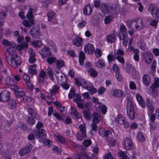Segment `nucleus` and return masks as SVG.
Listing matches in <instances>:
<instances>
[{
    "label": "nucleus",
    "mask_w": 159,
    "mask_h": 159,
    "mask_svg": "<svg viewBox=\"0 0 159 159\" xmlns=\"http://www.w3.org/2000/svg\"><path fill=\"white\" fill-rule=\"evenodd\" d=\"M75 81L77 86H82L90 92L91 94L97 92V89L93 87V84L89 82H86L84 80H79L77 78L75 79Z\"/></svg>",
    "instance_id": "1"
},
{
    "label": "nucleus",
    "mask_w": 159,
    "mask_h": 159,
    "mask_svg": "<svg viewBox=\"0 0 159 159\" xmlns=\"http://www.w3.org/2000/svg\"><path fill=\"white\" fill-rule=\"evenodd\" d=\"M126 99L127 103L126 107L127 115L130 120H133L134 118V112L132 101L129 97H127Z\"/></svg>",
    "instance_id": "2"
},
{
    "label": "nucleus",
    "mask_w": 159,
    "mask_h": 159,
    "mask_svg": "<svg viewBox=\"0 0 159 159\" xmlns=\"http://www.w3.org/2000/svg\"><path fill=\"white\" fill-rule=\"evenodd\" d=\"M6 59L8 64L14 68L19 66L21 62L20 59L17 55H14L13 56H10Z\"/></svg>",
    "instance_id": "3"
},
{
    "label": "nucleus",
    "mask_w": 159,
    "mask_h": 159,
    "mask_svg": "<svg viewBox=\"0 0 159 159\" xmlns=\"http://www.w3.org/2000/svg\"><path fill=\"white\" fill-rule=\"evenodd\" d=\"M80 132L76 135V137L79 141H81L86 138V129L85 124H81L79 126Z\"/></svg>",
    "instance_id": "4"
},
{
    "label": "nucleus",
    "mask_w": 159,
    "mask_h": 159,
    "mask_svg": "<svg viewBox=\"0 0 159 159\" xmlns=\"http://www.w3.org/2000/svg\"><path fill=\"white\" fill-rule=\"evenodd\" d=\"M148 9L153 17H158L159 16L158 7L157 5L151 3L149 5Z\"/></svg>",
    "instance_id": "5"
},
{
    "label": "nucleus",
    "mask_w": 159,
    "mask_h": 159,
    "mask_svg": "<svg viewBox=\"0 0 159 159\" xmlns=\"http://www.w3.org/2000/svg\"><path fill=\"white\" fill-rule=\"evenodd\" d=\"M146 101L147 107L148 108V114L152 115L153 114L155 109L153 101L150 100L149 98H147Z\"/></svg>",
    "instance_id": "6"
},
{
    "label": "nucleus",
    "mask_w": 159,
    "mask_h": 159,
    "mask_svg": "<svg viewBox=\"0 0 159 159\" xmlns=\"http://www.w3.org/2000/svg\"><path fill=\"white\" fill-rule=\"evenodd\" d=\"M122 145L123 148L127 150L131 149L133 147L132 140L129 138H126L124 139Z\"/></svg>",
    "instance_id": "7"
},
{
    "label": "nucleus",
    "mask_w": 159,
    "mask_h": 159,
    "mask_svg": "<svg viewBox=\"0 0 159 159\" xmlns=\"http://www.w3.org/2000/svg\"><path fill=\"white\" fill-rule=\"evenodd\" d=\"M10 93L7 90H4L0 93V101L6 102L9 99Z\"/></svg>",
    "instance_id": "8"
},
{
    "label": "nucleus",
    "mask_w": 159,
    "mask_h": 159,
    "mask_svg": "<svg viewBox=\"0 0 159 159\" xmlns=\"http://www.w3.org/2000/svg\"><path fill=\"white\" fill-rule=\"evenodd\" d=\"M41 56L43 59L47 57L51 56V52L50 50V48L48 47H45L43 48L40 51H39Z\"/></svg>",
    "instance_id": "9"
},
{
    "label": "nucleus",
    "mask_w": 159,
    "mask_h": 159,
    "mask_svg": "<svg viewBox=\"0 0 159 159\" xmlns=\"http://www.w3.org/2000/svg\"><path fill=\"white\" fill-rule=\"evenodd\" d=\"M99 134L102 137H106L108 140L111 138V132L108 130H107L104 128H100L99 129Z\"/></svg>",
    "instance_id": "10"
},
{
    "label": "nucleus",
    "mask_w": 159,
    "mask_h": 159,
    "mask_svg": "<svg viewBox=\"0 0 159 159\" xmlns=\"http://www.w3.org/2000/svg\"><path fill=\"white\" fill-rule=\"evenodd\" d=\"M32 146L31 144L27 145L24 148L21 149L19 152V154L20 156H24L29 153L32 149Z\"/></svg>",
    "instance_id": "11"
},
{
    "label": "nucleus",
    "mask_w": 159,
    "mask_h": 159,
    "mask_svg": "<svg viewBox=\"0 0 159 159\" xmlns=\"http://www.w3.org/2000/svg\"><path fill=\"white\" fill-rule=\"evenodd\" d=\"M116 31L115 30H113L111 33L107 37V41L110 43H114L116 39Z\"/></svg>",
    "instance_id": "12"
},
{
    "label": "nucleus",
    "mask_w": 159,
    "mask_h": 159,
    "mask_svg": "<svg viewBox=\"0 0 159 159\" xmlns=\"http://www.w3.org/2000/svg\"><path fill=\"white\" fill-rule=\"evenodd\" d=\"M15 46V45L11 46L8 49H7V53L6 55V58L10 56H13L14 55H17L16 52Z\"/></svg>",
    "instance_id": "13"
},
{
    "label": "nucleus",
    "mask_w": 159,
    "mask_h": 159,
    "mask_svg": "<svg viewBox=\"0 0 159 159\" xmlns=\"http://www.w3.org/2000/svg\"><path fill=\"white\" fill-rule=\"evenodd\" d=\"M94 48L93 45L90 43H87L84 47L85 52H88L89 54H92L94 52Z\"/></svg>",
    "instance_id": "14"
},
{
    "label": "nucleus",
    "mask_w": 159,
    "mask_h": 159,
    "mask_svg": "<svg viewBox=\"0 0 159 159\" xmlns=\"http://www.w3.org/2000/svg\"><path fill=\"white\" fill-rule=\"evenodd\" d=\"M134 21L136 22L135 28L136 30H140L144 27L143 21L141 19H137L134 20Z\"/></svg>",
    "instance_id": "15"
},
{
    "label": "nucleus",
    "mask_w": 159,
    "mask_h": 159,
    "mask_svg": "<svg viewBox=\"0 0 159 159\" xmlns=\"http://www.w3.org/2000/svg\"><path fill=\"white\" fill-rule=\"evenodd\" d=\"M136 97L140 106L142 108H144L145 106V104L142 96L139 93H137L136 94Z\"/></svg>",
    "instance_id": "16"
},
{
    "label": "nucleus",
    "mask_w": 159,
    "mask_h": 159,
    "mask_svg": "<svg viewBox=\"0 0 159 159\" xmlns=\"http://www.w3.org/2000/svg\"><path fill=\"white\" fill-rule=\"evenodd\" d=\"M93 7H92L90 4H88L85 6L83 10L84 14L86 15H89L91 14L93 12Z\"/></svg>",
    "instance_id": "17"
},
{
    "label": "nucleus",
    "mask_w": 159,
    "mask_h": 159,
    "mask_svg": "<svg viewBox=\"0 0 159 159\" xmlns=\"http://www.w3.org/2000/svg\"><path fill=\"white\" fill-rule=\"evenodd\" d=\"M56 76L57 77V80L59 84H61L66 81V77L64 76H63L61 74L57 73Z\"/></svg>",
    "instance_id": "18"
},
{
    "label": "nucleus",
    "mask_w": 159,
    "mask_h": 159,
    "mask_svg": "<svg viewBox=\"0 0 159 159\" xmlns=\"http://www.w3.org/2000/svg\"><path fill=\"white\" fill-rule=\"evenodd\" d=\"M142 80L143 83L146 86H148L150 84L151 78L150 76L148 74H145L143 77Z\"/></svg>",
    "instance_id": "19"
},
{
    "label": "nucleus",
    "mask_w": 159,
    "mask_h": 159,
    "mask_svg": "<svg viewBox=\"0 0 159 159\" xmlns=\"http://www.w3.org/2000/svg\"><path fill=\"white\" fill-rule=\"evenodd\" d=\"M113 95L115 97L120 98L123 95V92L120 89H115L113 90Z\"/></svg>",
    "instance_id": "20"
},
{
    "label": "nucleus",
    "mask_w": 159,
    "mask_h": 159,
    "mask_svg": "<svg viewBox=\"0 0 159 159\" xmlns=\"http://www.w3.org/2000/svg\"><path fill=\"white\" fill-rule=\"evenodd\" d=\"M73 43L74 44L77 46H80L83 43L82 39L80 37H77L73 39Z\"/></svg>",
    "instance_id": "21"
},
{
    "label": "nucleus",
    "mask_w": 159,
    "mask_h": 159,
    "mask_svg": "<svg viewBox=\"0 0 159 159\" xmlns=\"http://www.w3.org/2000/svg\"><path fill=\"white\" fill-rule=\"evenodd\" d=\"M31 35L33 38L36 39H38L40 36V33L39 30L33 29L30 31Z\"/></svg>",
    "instance_id": "22"
},
{
    "label": "nucleus",
    "mask_w": 159,
    "mask_h": 159,
    "mask_svg": "<svg viewBox=\"0 0 159 159\" xmlns=\"http://www.w3.org/2000/svg\"><path fill=\"white\" fill-rule=\"evenodd\" d=\"M28 72L29 74L32 75L36 74L37 72L36 70V65L34 64L30 66L29 68Z\"/></svg>",
    "instance_id": "23"
},
{
    "label": "nucleus",
    "mask_w": 159,
    "mask_h": 159,
    "mask_svg": "<svg viewBox=\"0 0 159 159\" xmlns=\"http://www.w3.org/2000/svg\"><path fill=\"white\" fill-rule=\"evenodd\" d=\"M115 121L120 125L123 124L125 121V118L121 114L118 115Z\"/></svg>",
    "instance_id": "24"
},
{
    "label": "nucleus",
    "mask_w": 159,
    "mask_h": 159,
    "mask_svg": "<svg viewBox=\"0 0 159 159\" xmlns=\"http://www.w3.org/2000/svg\"><path fill=\"white\" fill-rule=\"evenodd\" d=\"M79 61L80 65L82 66L84 64V61L85 59V55L83 52L81 51L79 53Z\"/></svg>",
    "instance_id": "25"
},
{
    "label": "nucleus",
    "mask_w": 159,
    "mask_h": 159,
    "mask_svg": "<svg viewBox=\"0 0 159 159\" xmlns=\"http://www.w3.org/2000/svg\"><path fill=\"white\" fill-rule=\"evenodd\" d=\"M28 44L27 43L24 42L23 43H21L20 45H17L16 47V49L18 50L23 49L26 50L28 47Z\"/></svg>",
    "instance_id": "26"
},
{
    "label": "nucleus",
    "mask_w": 159,
    "mask_h": 159,
    "mask_svg": "<svg viewBox=\"0 0 159 159\" xmlns=\"http://www.w3.org/2000/svg\"><path fill=\"white\" fill-rule=\"evenodd\" d=\"M93 121L94 123H98L100 121V117L98 113L94 112L93 114Z\"/></svg>",
    "instance_id": "27"
},
{
    "label": "nucleus",
    "mask_w": 159,
    "mask_h": 159,
    "mask_svg": "<svg viewBox=\"0 0 159 159\" xmlns=\"http://www.w3.org/2000/svg\"><path fill=\"white\" fill-rule=\"evenodd\" d=\"M36 135L38 137L44 136L46 134V132L43 129H36L34 131Z\"/></svg>",
    "instance_id": "28"
},
{
    "label": "nucleus",
    "mask_w": 159,
    "mask_h": 159,
    "mask_svg": "<svg viewBox=\"0 0 159 159\" xmlns=\"http://www.w3.org/2000/svg\"><path fill=\"white\" fill-rule=\"evenodd\" d=\"M16 106V103L15 100L11 99L9 102L8 107L11 109H15Z\"/></svg>",
    "instance_id": "29"
},
{
    "label": "nucleus",
    "mask_w": 159,
    "mask_h": 159,
    "mask_svg": "<svg viewBox=\"0 0 159 159\" xmlns=\"http://www.w3.org/2000/svg\"><path fill=\"white\" fill-rule=\"evenodd\" d=\"M153 58V56L151 52H148L146 53L145 57V62L147 64H150Z\"/></svg>",
    "instance_id": "30"
},
{
    "label": "nucleus",
    "mask_w": 159,
    "mask_h": 159,
    "mask_svg": "<svg viewBox=\"0 0 159 159\" xmlns=\"http://www.w3.org/2000/svg\"><path fill=\"white\" fill-rule=\"evenodd\" d=\"M120 30L122 36H124L125 35H128L126 29L125 25L122 24H120Z\"/></svg>",
    "instance_id": "31"
},
{
    "label": "nucleus",
    "mask_w": 159,
    "mask_h": 159,
    "mask_svg": "<svg viewBox=\"0 0 159 159\" xmlns=\"http://www.w3.org/2000/svg\"><path fill=\"white\" fill-rule=\"evenodd\" d=\"M59 89L57 85H54L52 87V89L49 90V92L51 94L54 95L58 92Z\"/></svg>",
    "instance_id": "32"
},
{
    "label": "nucleus",
    "mask_w": 159,
    "mask_h": 159,
    "mask_svg": "<svg viewBox=\"0 0 159 159\" xmlns=\"http://www.w3.org/2000/svg\"><path fill=\"white\" fill-rule=\"evenodd\" d=\"M34 23V20L33 19H30L29 20H25L23 21V25L27 27H30Z\"/></svg>",
    "instance_id": "33"
},
{
    "label": "nucleus",
    "mask_w": 159,
    "mask_h": 159,
    "mask_svg": "<svg viewBox=\"0 0 159 159\" xmlns=\"http://www.w3.org/2000/svg\"><path fill=\"white\" fill-rule=\"evenodd\" d=\"M7 70V66L5 63L2 62L1 59L0 58V70L2 72H6Z\"/></svg>",
    "instance_id": "34"
},
{
    "label": "nucleus",
    "mask_w": 159,
    "mask_h": 159,
    "mask_svg": "<svg viewBox=\"0 0 159 159\" xmlns=\"http://www.w3.org/2000/svg\"><path fill=\"white\" fill-rule=\"evenodd\" d=\"M2 44L5 47L15 45V43L13 42H10L6 39H3L2 40Z\"/></svg>",
    "instance_id": "35"
},
{
    "label": "nucleus",
    "mask_w": 159,
    "mask_h": 159,
    "mask_svg": "<svg viewBox=\"0 0 159 159\" xmlns=\"http://www.w3.org/2000/svg\"><path fill=\"white\" fill-rule=\"evenodd\" d=\"M88 71L89 74L93 77H95L97 75V72L93 68H89Z\"/></svg>",
    "instance_id": "36"
},
{
    "label": "nucleus",
    "mask_w": 159,
    "mask_h": 159,
    "mask_svg": "<svg viewBox=\"0 0 159 159\" xmlns=\"http://www.w3.org/2000/svg\"><path fill=\"white\" fill-rule=\"evenodd\" d=\"M70 114L71 115H74L76 118L80 117V114L77 111L76 109L73 107H71Z\"/></svg>",
    "instance_id": "37"
},
{
    "label": "nucleus",
    "mask_w": 159,
    "mask_h": 159,
    "mask_svg": "<svg viewBox=\"0 0 159 159\" xmlns=\"http://www.w3.org/2000/svg\"><path fill=\"white\" fill-rule=\"evenodd\" d=\"M98 68H101L105 66L104 61L102 59H100L96 63Z\"/></svg>",
    "instance_id": "38"
},
{
    "label": "nucleus",
    "mask_w": 159,
    "mask_h": 159,
    "mask_svg": "<svg viewBox=\"0 0 159 159\" xmlns=\"http://www.w3.org/2000/svg\"><path fill=\"white\" fill-rule=\"evenodd\" d=\"M32 45L36 48H40L42 45V43L40 40L34 41L31 42Z\"/></svg>",
    "instance_id": "39"
},
{
    "label": "nucleus",
    "mask_w": 159,
    "mask_h": 159,
    "mask_svg": "<svg viewBox=\"0 0 159 159\" xmlns=\"http://www.w3.org/2000/svg\"><path fill=\"white\" fill-rule=\"evenodd\" d=\"M138 46L140 49L142 50H144L146 48V45L143 41L142 40H140L138 43Z\"/></svg>",
    "instance_id": "40"
},
{
    "label": "nucleus",
    "mask_w": 159,
    "mask_h": 159,
    "mask_svg": "<svg viewBox=\"0 0 159 159\" xmlns=\"http://www.w3.org/2000/svg\"><path fill=\"white\" fill-rule=\"evenodd\" d=\"M159 87V79L156 78L155 79L154 82L152 84L151 88H156L157 89Z\"/></svg>",
    "instance_id": "41"
},
{
    "label": "nucleus",
    "mask_w": 159,
    "mask_h": 159,
    "mask_svg": "<svg viewBox=\"0 0 159 159\" xmlns=\"http://www.w3.org/2000/svg\"><path fill=\"white\" fill-rule=\"evenodd\" d=\"M150 89L151 90V92H150V95L154 98H156L157 95L158 91L157 89L156 88H151Z\"/></svg>",
    "instance_id": "42"
},
{
    "label": "nucleus",
    "mask_w": 159,
    "mask_h": 159,
    "mask_svg": "<svg viewBox=\"0 0 159 159\" xmlns=\"http://www.w3.org/2000/svg\"><path fill=\"white\" fill-rule=\"evenodd\" d=\"M46 61L49 64L51 65L53 63L56 61V59L53 57H47Z\"/></svg>",
    "instance_id": "43"
},
{
    "label": "nucleus",
    "mask_w": 159,
    "mask_h": 159,
    "mask_svg": "<svg viewBox=\"0 0 159 159\" xmlns=\"http://www.w3.org/2000/svg\"><path fill=\"white\" fill-rule=\"evenodd\" d=\"M101 10L103 13H106L109 12L107 6L105 4H102L101 7Z\"/></svg>",
    "instance_id": "44"
},
{
    "label": "nucleus",
    "mask_w": 159,
    "mask_h": 159,
    "mask_svg": "<svg viewBox=\"0 0 159 159\" xmlns=\"http://www.w3.org/2000/svg\"><path fill=\"white\" fill-rule=\"evenodd\" d=\"M56 140L61 143H63L66 142L65 138L61 135H56Z\"/></svg>",
    "instance_id": "45"
},
{
    "label": "nucleus",
    "mask_w": 159,
    "mask_h": 159,
    "mask_svg": "<svg viewBox=\"0 0 159 159\" xmlns=\"http://www.w3.org/2000/svg\"><path fill=\"white\" fill-rule=\"evenodd\" d=\"M5 82L7 85H12L14 83L13 79H11L9 76H7L6 78Z\"/></svg>",
    "instance_id": "46"
},
{
    "label": "nucleus",
    "mask_w": 159,
    "mask_h": 159,
    "mask_svg": "<svg viewBox=\"0 0 159 159\" xmlns=\"http://www.w3.org/2000/svg\"><path fill=\"white\" fill-rule=\"evenodd\" d=\"M54 15V12L52 11H49L47 13L48 20L51 21L53 18Z\"/></svg>",
    "instance_id": "47"
},
{
    "label": "nucleus",
    "mask_w": 159,
    "mask_h": 159,
    "mask_svg": "<svg viewBox=\"0 0 159 159\" xmlns=\"http://www.w3.org/2000/svg\"><path fill=\"white\" fill-rule=\"evenodd\" d=\"M119 9V6H118L114 5L111 8V11H109L110 13L114 14L117 12Z\"/></svg>",
    "instance_id": "48"
},
{
    "label": "nucleus",
    "mask_w": 159,
    "mask_h": 159,
    "mask_svg": "<svg viewBox=\"0 0 159 159\" xmlns=\"http://www.w3.org/2000/svg\"><path fill=\"white\" fill-rule=\"evenodd\" d=\"M84 154L82 153H75L74 154V157L76 159H84Z\"/></svg>",
    "instance_id": "49"
},
{
    "label": "nucleus",
    "mask_w": 159,
    "mask_h": 159,
    "mask_svg": "<svg viewBox=\"0 0 159 159\" xmlns=\"http://www.w3.org/2000/svg\"><path fill=\"white\" fill-rule=\"evenodd\" d=\"M82 101L81 99V96L78 93H77L74 96V101L76 103Z\"/></svg>",
    "instance_id": "50"
},
{
    "label": "nucleus",
    "mask_w": 159,
    "mask_h": 159,
    "mask_svg": "<svg viewBox=\"0 0 159 159\" xmlns=\"http://www.w3.org/2000/svg\"><path fill=\"white\" fill-rule=\"evenodd\" d=\"M57 67L59 68H61L64 65V62L62 60H58L56 61L55 63Z\"/></svg>",
    "instance_id": "51"
},
{
    "label": "nucleus",
    "mask_w": 159,
    "mask_h": 159,
    "mask_svg": "<svg viewBox=\"0 0 159 159\" xmlns=\"http://www.w3.org/2000/svg\"><path fill=\"white\" fill-rule=\"evenodd\" d=\"M137 137L140 142H143L145 140V138L142 133H138L137 135Z\"/></svg>",
    "instance_id": "52"
},
{
    "label": "nucleus",
    "mask_w": 159,
    "mask_h": 159,
    "mask_svg": "<svg viewBox=\"0 0 159 159\" xmlns=\"http://www.w3.org/2000/svg\"><path fill=\"white\" fill-rule=\"evenodd\" d=\"M26 18L28 19H32V18L33 17L32 9L30 8L28 11V12L26 15Z\"/></svg>",
    "instance_id": "53"
},
{
    "label": "nucleus",
    "mask_w": 159,
    "mask_h": 159,
    "mask_svg": "<svg viewBox=\"0 0 159 159\" xmlns=\"http://www.w3.org/2000/svg\"><path fill=\"white\" fill-rule=\"evenodd\" d=\"M29 114L32 116H33L35 114V111L32 108L27 107L26 108Z\"/></svg>",
    "instance_id": "54"
},
{
    "label": "nucleus",
    "mask_w": 159,
    "mask_h": 159,
    "mask_svg": "<svg viewBox=\"0 0 159 159\" xmlns=\"http://www.w3.org/2000/svg\"><path fill=\"white\" fill-rule=\"evenodd\" d=\"M15 94L17 97L18 98L22 97L25 95L24 92L21 91L15 92Z\"/></svg>",
    "instance_id": "55"
},
{
    "label": "nucleus",
    "mask_w": 159,
    "mask_h": 159,
    "mask_svg": "<svg viewBox=\"0 0 159 159\" xmlns=\"http://www.w3.org/2000/svg\"><path fill=\"white\" fill-rule=\"evenodd\" d=\"M83 116L87 120H89L91 119V115L88 111H84L83 112Z\"/></svg>",
    "instance_id": "56"
},
{
    "label": "nucleus",
    "mask_w": 159,
    "mask_h": 159,
    "mask_svg": "<svg viewBox=\"0 0 159 159\" xmlns=\"http://www.w3.org/2000/svg\"><path fill=\"white\" fill-rule=\"evenodd\" d=\"M117 59L118 61L121 64H124L125 60L124 57L122 56H116V59Z\"/></svg>",
    "instance_id": "57"
},
{
    "label": "nucleus",
    "mask_w": 159,
    "mask_h": 159,
    "mask_svg": "<svg viewBox=\"0 0 159 159\" xmlns=\"http://www.w3.org/2000/svg\"><path fill=\"white\" fill-rule=\"evenodd\" d=\"M98 107L101 110L103 114H104L106 112L107 108L105 106L100 105L99 106H98Z\"/></svg>",
    "instance_id": "58"
},
{
    "label": "nucleus",
    "mask_w": 159,
    "mask_h": 159,
    "mask_svg": "<svg viewBox=\"0 0 159 159\" xmlns=\"http://www.w3.org/2000/svg\"><path fill=\"white\" fill-rule=\"evenodd\" d=\"M24 80L25 83L30 82V78L28 75L26 74H24L22 76Z\"/></svg>",
    "instance_id": "59"
},
{
    "label": "nucleus",
    "mask_w": 159,
    "mask_h": 159,
    "mask_svg": "<svg viewBox=\"0 0 159 159\" xmlns=\"http://www.w3.org/2000/svg\"><path fill=\"white\" fill-rule=\"evenodd\" d=\"M86 21L85 20H83L78 23L77 25L78 27L80 29H82L86 25Z\"/></svg>",
    "instance_id": "60"
},
{
    "label": "nucleus",
    "mask_w": 159,
    "mask_h": 159,
    "mask_svg": "<svg viewBox=\"0 0 159 159\" xmlns=\"http://www.w3.org/2000/svg\"><path fill=\"white\" fill-rule=\"evenodd\" d=\"M102 51L99 49H96L95 51V55L96 57L98 58L102 56Z\"/></svg>",
    "instance_id": "61"
},
{
    "label": "nucleus",
    "mask_w": 159,
    "mask_h": 159,
    "mask_svg": "<svg viewBox=\"0 0 159 159\" xmlns=\"http://www.w3.org/2000/svg\"><path fill=\"white\" fill-rule=\"evenodd\" d=\"M112 19V17L110 15H109L105 17L104 21L105 24H107L111 22Z\"/></svg>",
    "instance_id": "62"
},
{
    "label": "nucleus",
    "mask_w": 159,
    "mask_h": 159,
    "mask_svg": "<svg viewBox=\"0 0 159 159\" xmlns=\"http://www.w3.org/2000/svg\"><path fill=\"white\" fill-rule=\"evenodd\" d=\"M27 121L29 124L31 125H33L35 123L34 119L30 116L27 117Z\"/></svg>",
    "instance_id": "63"
},
{
    "label": "nucleus",
    "mask_w": 159,
    "mask_h": 159,
    "mask_svg": "<svg viewBox=\"0 0 159 159\" xmlns=\"http://www.w3.org/2000/svg\"><path fill=\"white\" fill-rule=\"evenodd\" d=\"M129 39V37L128 35H125L124 36V39H123V42L122 43L124 47H126L128 40Z\"/></svg>",
    "instance_id": "64"
}]
</instances>
